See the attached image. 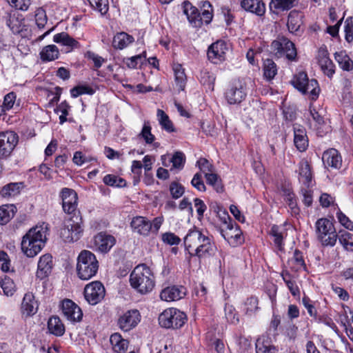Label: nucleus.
Masks as SVG:
<instances>
[{
    "instance_id": "nucleus-1",
    "label": "nucleus",
    "mask_w": 353,
    "mask_h": 353,
    "mask_svg": "<svg viewBox=\"0 0 353 353\" xmlns=\"http://www.w3.org/2000/svg\"><path fill=\"white\" fill-rule=\"evenodd\" d=\"M184 244L191 256H196L199 259L209 257L215 250V245L208 232L195 228L190 230L186 234Z\"/></svg>"
},
{
    "instance_id": "nucleus-2",
    "label": "nucleus",
    "mask_w": 353,
    "mask_h": 353,
    "mask_svg": "<svg viewBox=\"0 0 353 353\" xmlns=\"http://www.w3.org/2000/svg\"><path fill=\"white\" fill-rule=\"evenodd\" d=\"M46 240V230L43 226L31 228L23 236L21 250L28 257H34L41 252Z\"/></svg>"
},
{
    "instance_id": "nucleus-3",
    "label": "nucleus",
    "mask_w": 353,
    "mask_h": 353,
    "mask_svg": "<svg viewBox=\"0 0 353 353\" xmlns=\"http://www.w3.org/2000/svg\"><path fill=\"white\" fill-rule=\"evenodd\" d=\"M130 282L138 292L145 294L153 289L154 277L150 268L145 264H139L131 272Z\"/></svg>"
},
{
    "instance_id": "nucleus-4",
    "label": "nucleus",
    "mask_w": 353,
    "mask_h": 353,
    "mask_svg": "<svg viewBox=\"0 0 353 353\" xmlns=\"http://www.w3.org/2000/svg\"><path fill=\"white\" fill-rule=\"evenodd\" d=\"M99 262L96 256L89 250H83L77 258V272L81 280H89L96 275Z\"/></svg>"
},
{
    "instance_id": "nucleus-5",
    "label": "nucleus",
    "mask_w": 353,
    "mask_h": 353,
    "mask_svg": "<svg viewBox=\"0 0 353 353\" xmlns=\"http://www.w3.org/2000/svg\"><path fill=\"white\" fill-rule=\"evenodd\" d=\"M163 222V216H157L152 222L144 216H136L132 219L130 225L134 232L148 236L150 233L157 234Z\"/></svg>"
},
{
    "instance_id": "nucleus-6",
    "label": "nucleus",
    "mask_w": 353,
    "mask_h": 353,
    "mask_svg": "<svg viewBox=\"0 0 353 353\" xmlns=\"http://www.w3.org/2000/svg\"><path fill=\"white\" fill-rule=\"evenodd\" d=\"M185 313L174 307L165 310L159 316V325L162 327L179 329L187 322Z\"/></svg>"
},
{
    "instance_id": "nucleus-7",
    "label": "nucleus",
    "mask_w": 353,
    "mask_h": 353,
    "mask_svg": "<svg viewBox=\"0 0 353 353\" xmlns=\"http://www.w3.org/2000/svg\"><path fill=\"white\" fill-rule=\"evenodd\" d=\"M318 239L325 246H334L337 240V234L333 223L327 219H319L316 222Z\"/></svg>"
},
{
    "instance_id": "nucleus-8",
    "label": "nucleus",
    "mask_w": 353,
    "mask_h": 353,
    "mask_svg": "<svg viewBox=\"0 0 353 353\" xmlns=\"http://www.w3.org/2000/svg\"><path fill=\"white\" fill-rule=\"evenodd\" d=\"M70 219L60 231V236L65 242L70 243L77 241L83 231L81 218L75 216Z\"/></svg>"
},
{
    "instance_id": "nucleus-9",
    "label": "nucleus",
    "mask_w": 353,
    "mask_h": 353,
    "mask_svg": "<svg viewBox=\"0 0 353 353\" xmlns=\"http://www.w3.org/2000/svg\"><path fill=\"white\" fill-rule=\"evenodd\" d=\"M271 48L277 57L285 55L288 59L293 61L296 57L294 44L285 37L274 41L271 44Z\"/></svg>"
},
{
    "instance_id": "nucleus-10",
    "label": "nucleus",
    "mask_w": 353,
    "mask_h": 353,
    "mask_svg": "<svg viewBox=\"0 0 353 353\" xmlns=\"http://www.w3.org/2000/svg\"><path fill=\"white\" fill-rule=\"evenodd\" d=\"M247 95L245 83L242 81H234L226 90L225 97L230 104L240 103Z\"/></svg>"
},
{
    "instance_id": "nucleus-11",
    "label": "nucleus",
    "mask_w": 353,
    "mask_h": 353,
    "mask_svg": "<svg viewBox=\"0 0 353 353\" xmlns=\"http://www.w3.org/2000/svg\"><path fill=\"white\" fill-rule=\"evenodd\" d=\"M105 290L99 281H94L86 285L84 289V296L90 305H96L105 296Z\"/></svg>"
},
{
    "instance_id": "nucleus-12",
    "label": "nucleus",
    "mask_w": 353,
    "mask_h": 353,
    "mask_svg": "<svg viewBox=\"0 0 353 353\" xmlns=\"http://www.w3.org/2000/svg\"><path fill=\"white\" fill-rule=\"evenodd\" d=\"M18 143V136L12 131L0 133V158L10 155Z\"/></svg>"
},
{
    "instance_id": "nucleus-13",
    "label": "nucleus",
    "mask_w": 353,
    "mask_h": 353,
    "mask_svg": "<svg viewBox=\"0 0 353 353\" xmlns=\"http://www.w3.org/2000/svg\"><path fill=\"white\" fill-rule=\"evenodd\" d=\"M316 59L323 74L332 78L335 73V65L330 59L329 52L325 46L319 48Z\"/></svg>"
},
{
    "instance_id": "nucleus-14",
    "label": "nucleus",
    "mask_w": 353,
    "mask_h": 353,
    "mask_svg": "<svg viewBox=\"0 0 353 353\" xmlns=\"http://www.w3.org/2000/svg\"><path fill=\"white\" fill-rule=\"evenodd\" d=\"M228 50L227 43L224 41H217L208 48V57L213 63H218L225 60V54Z\"/></svg>"
},
{
    "instance_id": "nucleus-15",
    "label": "nucleus",
    "mask_w": 353,
    "mask_h": 353,
    "mask_svg": "<svg viewBox=\"0 0 353 353\" xmlns=\"http://www.w3.org/2000/svg\"><path fill=\"white\" fill-rule=\"evenodd\" d=\"M61 197L62 199V207L65 212L72 214L77 206V194L70 188H64L61 190Z\"/></svg>"
},
{
    "instance_id": "nucleus-16",
    "label": "nucleus",
    "mask_w": 353,
    "mask_h": 353,
    "mask_svg": "<svg viewBox=\"0 0 353 353\" xmlns=\"http://www.w3.org/2000/svg\"><path fill=\"white\" fill-rule=\"evenodd\" d=\"M140 321V314L138 310H132L125 312L118 320L121 330L127 332L134 327Z\"/></svg>"
},
{
    "instance_id": "nucleus-17",
    "label": "nucleus",
    "mask_w": 353,
    "mask_h": 353,
    "mask_svg": "<svg viewBox=\"0 0 353 353\" xmlns=\"http://www.w3.org/2000/svg\"><path fill=\"white\" fill-rule=\"evenodd\" d=\"M223 237L233 247H236L243 242L242 232L236 224H229L225 230L221 231Z\"/></svg>"
},
{
    "instance_id": "nucleus-18",
    "label": "nucleus",
    "mask_w": 353,
    "mask_h": 353,
    "mask_svg": "<svg viewBox=\"0 0 353 353\" xmlns=\"http://www.w3.org/2000/svg\"><path fill=\"white\" fill-rule=\"evenodd\" d=\"M62 312L67 319L72 322L80 321L83 316L81 308L70 299L62 302Z\"/></svg>"
},
{
    "instance_id": "nucleus-19",
    "label": "nucleus",
    "mask_w": 353,
    "mask_h": 353,
    "mask_svg": "<svg viewBox=\"0 0 353 353\" xmlns=\"http://www.w3.org/2000/svg\"><path fill=\"white\" fill-rule=\"evenodd\" d=\"M186 294V289L182 285H173L163 289L160 297L165 301H174L183 299Z\"/></svg>"
},
{
    "instance_id": "nucleus-20",
    "label": "nucleus",
    "mask_w": 353,
    "mask_h": 353,
    "mask_svg": "<svg viewBox=\"0 0 353 353\" xmlns=\"http://www.w3.org/2000/svg\"><path fill=\"white\" fill-rule=\"evenodd\" d=\"M322 160L325 168L339 169L342 165L341 156L334 148H330L323 154Z\"/></svg>"
},
{
    "instance_id": "nucleus-21",
    "label": "nucleus",
    "mask_w": 353,
    "mask_h": 353,
    "mask_svg": "<svg viewBox=\"0 0 353 353\" xmlns=\"http://www.w3.org/2000/svg\"><path fill=\"white\" fill-rule=\"evenodd\" d=\"M115 238L105 233L100 232L94 236V245L101 252L106 253L114 245Z\"/></svg>"
},
{
    "instance_id": "nucleus-22",
    "label": "nucleus",
    "mask_w": 353,
    "mask_h": 353,
    "mask_svg": "<svg viewBox=\"0 0 353 353\" xmlns=\"http://www.w3.org/2000/svg\"><path fill=\"white\" fill-rule=\"evenodd\" d=\"M294 143L298 150L304 152L308 146L305 129L299 125H294Z\"/></svg>"
},
{
    "instance_id": "nucleus-23",
    "label": "nucleus",
    "mask_w": 353,
    "mask_h": 353,
    "mask_svg": "<svg viewBox=\"0 0 353 353\" xmlns=\"http://www.w3.org/2000/svg\"><path fill=\"white\" fill-rule=\"evenodd\" d=\"M53 266L52 256L50 254L41 256L38 262L37 276L40 279L46 277L52 270Z\"/></svg>"
},
{
    "instance_id": "nucleus-24",
    "label": "nucleus",
    "mask_w": 353,
    "mask_h": 353,
    "mask_svg": "<svg viewBox=\"0 0 353 353\" xmlns=\"http://www.w3.org/2000/svg\"><path fill=\"white\" fill-rule=\"evenodd\" d=\"M37 309L38 303L35 301L34 295L32 293L26 294L21 303V312L23 314L32 316L37 312Z\"/></svg>"
},
{
    "instance_id": "nucleus-25",
    "label": "nucleus",
    "mask_w": 353,
    "mask_h": 353,
    "mask_svg": "<svg viewBox=\"0 0 353 353\" xmlns=\"http://www.w3.org/2000/svg\"><path fill=\"white\" fill-rule=\"evenodd\" d=\"M241 7L246 11L262 16L265 12V6L261 0H243Z\"/></svg>"
},
{
    "instance_id": "nucleus-26",
    "label": "nucleus",
    "mask_w": 353,
    "mask_h": 353,
    "mask_svg": "<svg viewBox=\"0 0 353 353\" xmlns=\"http://www.w3.org/2000/svg\"><path fill=\"white\" fill-rule=\"evenodd\" d=\"M303 14L296 10H292L289 13L287 26L291 32L295 33L299 31L303 24Z\"/></svg>"
},
{
    "instance_id": "nucleus-27",
    "label": "nucleus",
    "mask_w": 353,
    "mask_h": 353,
    "mask_svg": "<svg viewBox=\"0 0 353 353\" xmlns=\"http://www.w3.org/2000/svg\"><path fill=\"white\" fill-rule=\"evenodd\" d=\"M172 70L174 74V81L179 91H183L186 85L187 77L185 73V69L179 63H174Z\"/></svg>"
},
{
    "instance_id": "nucleus-28",
    "label": "nucleus",
    "mask_w": 353,
    "mask_h": 353,
    "mask_svg": "<svg viewBox=\"0 0 353 353\" xmlns=\"http://www.w3.org/2000/svg\"><path fill=\"white\" fill-rule=\"evenodd\" d=\"M110 342L114 352L117 353H125L128 350V341L122 338L119 333H114L110 336Z\"/></svg>"
},
{
    "instance_id": "nucleus-29",
    "label": "nucleus",
    "mask_w": 353,
    "mask_h": 353,
    "mask_svg": "<svg viewBox=\"0 0 353 353\" xmlns=\"http://www.w3.org/2000/svg\"><path fill=\"white\" fill-rule=\"evenodd\" d=\"M134 39L126 32H121L114 35L112 40V46L116 49L123 50L133 43Z\"/></svg>"
},
{
    "instance_id": "nucleus-30",
    "label": "nucleus",
    "mask_w": 353,
    "mask_h": 353,
    "mask_svg": "<svg viewBox=\"0 0 353 353\" xmlns=\"http://www.w3.org/2000/svg\"><path fill=\"white\" fill-rule=\"evenodd\" d=\"M24 188L23 183H10L0 190V195L3 198H10L18 195Z\"/></svg>"
},
{
    "instance_id": "nucleus-31",
    "label": "nucleus",
    "mask_w": 353,
    "mask_h": 353,
    "mask_svg": "<svg viewBox=\"0 0 353 353\" xmlns=\"http://www.w3.org/2000/svg\"><path fill=\"white\" fill-rule=\"evenodd\" d=\"M53 41L57 43H61L72 50L73 48H79V43L71 37L68 33L62 32L54 36Z\"/></svg>"
},
{
    "instance_id": "nucleus-32",
    "label": "nucleus",
    "mask_w": 353,
    "mask_h": 353,
    "mask_svg": "<svg viewBox=\"0 0 353 353\" xmlns=\"http://www.w3.org/2000/svg\"><path fill=\"white\" fill-rule=\"evenodd\" d=\"M183 12L187 16L189 21L194 26H201V23L198 22L199 12L198 9L193 6L189 1H184L183 3Z\"/></svg>"
},
{
    "instance_id": "nucleus-33",
    "label": "nucleus",
    "mask_w": 353,
    "mask_h": 353,
    "mask_svg": "<svg viewBox=\"0 0 353 353\" xmlns=\"http://www.w3.org/2000/svg\"><path fill=\"white\" fill-rule=\"evenodd\" d=\"M334 59L343 71L349 72L353 70V61L347 54L345 51L336 52L334 53Z\"/></svg>"
},
{
    "instance_id": "nucleus-34",
    "label": "nucleus",
    "mask_w": 353,
    "mask_h": 353,
    "mask_svg": "<svg viewBox=\"0 0 353 353\" xmlns=\"http://www.w3.org/2000/svg\"><path fill=\"white\" fill-rule=\"evenodd\" d=\"M50 333L56 336H62L65 333V327L58 316H52L48 322Z\"/></svg>"
},
{
    "instance_id": "nucleus-35",
    "label": "nucleus",
    "mask_w": 353,
    "mask_h": 353,
    "mask_svg": "<svg viewBox=\"0 0 353 353\" xmlns=\"http://www.w3.org/2000/svg\"><path fill=\"white\" fill-rule=\"evenodd\" d=\"M17 208L14 205H3L0 207V225H5L8 223L14 216Z\"/></svg>"
},
{
    "instance_id": "nucleus-36",
    "label": "nucleus",
    "mask_w": 353,
    "mask_h": 353,
    "mask_svg": "<svg viewBox=\"0 0 353 353\" xmlns=\"http://www.w3.org/2000/svg\"><path fill=\"white\" fill-rule=\"evenodd\" d=\"M299 173V181L307 187H310L312 185V176L310 167L307 162L300 163Z\"/></svg>"
},
{
    "instance_id": "nucleus-37",
    "label": "nucleus",
    "mask_w": 353,
    "mask_h": 353,
    "mask_svg": "<svg viewBox=\"0 0 353 353\" xmlns=\"http://www.w3.org/2000/svg\"><path fill=\"white\" fill-rule=\"evenodd\" d=\"M59 51L55 45L45 46L40 52L41 59L44 61L55 60L59 57Z\"/></svg>"
},
{
    "instance_id": "nucleus-38",
    "label": "nucleus",
    "mask_w": 353,
    "mask_h": 353,
    "mask_svg": "<svg viewBox=\"0 0 353 353\" xmlns=\"http://www.w3.org/2000/svg\"><path fill=\"white\" fill-rule=\"evenodd\" d=\"M304 90L301 92L303 94H310L312 100H316L319 94L320 88L316 79H311L305 85Z\"/></svg>"
},
{
    "instance_id": "nucleus-39",
    "label": "nucleus",
    "mask_w": 353,
    "mask_h": 353,
    "mask_svg": "<svg viewBox=\"0 0 353 353\" xmlns=\"http://www.w3.org/2000/svg\"><path fill=\"white\" fill-rule=\"evenodd\" d=\"M157 116L161 128L168 132H174V128L169 117L162 110L158 109Z\"/></svg>"
},
{
    "instance_id": "nucleus-40",
    "label": "nucleus",
    "mask_w": 353,
    "mask_h": 353,
    "mask_svg": "<svg viewBox=\"0 0 353 353\" xmlns=\"http://www.w3.org/2000/svg\"><path fill=\"white\" fill-rule=\"evenodd\" d=\"M256 353H276V347L268 339L259 338L256 342Z\"/></svg>"
},
{
    "instance_id": "nucleus-41",
    "label": "nucleus",
    "mask_w": 353,
    "mask_h": 353,
    "mask_svg": "<svg viewBox=\"0 0 353 353\" xmlns=\"http://www.w3.org/2000/svg\"><path fill=\"white\" fill-rule=\"evenodd\" d=\"M337 235L339 243L347 250H353V234L345 230H340Z\"/></svg>"
},
{
    "instance_id": "nucleus-42",
    "label": "nucleus",
    "mask_w": 353,
    "mask_h": 353,
    "mask_svg": "<svg viewBox=\"0 0 353 353\" xmlns=\"http://www.w3.org/2000/svg\"><path fill=\"white\" fill-rule=\"evenodd\" d=\"M203 10L201 12H199V17H198V22L201 23V26L204 23L208 24L212 19V10H209L211 8V4L209 1H205L203 5Z\"/></svg>"
},
{
    "instance_id": "nucleus-43",
    "label": "nucleus",
    "mask_w": 353,
    "mask_h": 353,
    "mask_svg": "<svg viewBox=\"0 0 353 353\" xmlns=\"http://www.w3.org/2000/svg\"><path fill=\"white\" fill-rule=\"evenodd\" d=\"M263 73L266 79H272L277 73V68L275 63L271 59H265L263 63Z\"/></svg>"
},
{
    "instance_id": "nucleus-44",
    "label": "nucleus",
    "mask_w": 353,
    "mask_h": 353,
    "mask_svg": "<svg viewBox=\"0 0 353 353\" xmlns=\"http://www.w3.org/2000/svg\"><path fill=\"white\" fill-rule=\"evenodd\" d=\"M168 162L172 164V168L170 169L171 171L174 169L181 170L183 168L185 162V155L181 152H176L172 157L169 159Z\"/></svg>"
},
{
    "instance_id": "nucleus-45",
    "label": "nucleus",
    "mask_w": 353,
    "mask_h": 353,
    "mask_svg": "<svg viewBox=\"0 0 353 353\" xmlns=\"http://www.w3.org/2000/svg\"><path fill=\"white\" fill-rule=\"evenodd\" d=\"M151 130L152 128L150 126V122L148 121H145L139 137L143 139L147 144H152L155 140V137L152 134Z\"/></svg>"
},
{
    "instance_id": "nucleus-46",
    "label": "nucleus",
    "mask_w": 353,
    "mask_h": 353,
    "mask_svg": "<svg viewBox=\"0 0 353 353\" xmlns=\"http://www.w3.org/2000/svg\"><path fill=\"white\" fill-rule=\"evenodd\" d=\"M309 81L307 75L304 72H300L294 76L292 83L299 92L303 91L305 85Z\"/></svg>"
},
{
    "instance_id": "nucleus-47",
    "label": "nucleus",
    "mask_w": 353,
    "mask_h": 353,
    "mask_svg": "<svg viewBox=\"0 0 353 353\" xmlns=\"http://www.w3.org/2000/svg\"><path fill=\"white\" fill-rule=\"evenodd\" d=\"M103 181L105 185L113 187L122 188L126 185L125 180L113 174L105 175Z\"/></svg>"
},
{
    "instance_id": "nucleus-48",
    "label": "nucleus",
    "mask_w": 353,
    "mask_h": 353,
    "mask_svg": "<svg viewBox=\"0 0 353 353\" xmlns=\"http://www.w3.org/2000/svg\"><path fill=\"white\" fill-rule=\"evenodd\" d=\"M204 176L206 179L207 183L212 185L216 192H221L223 191V185H221V179L216 174L214 173V172H211Z\"/></svg>"
},
{
    "instance_id": "nucleus-49",
    "label": "nucleus",
    "mask_w": 353,
    "mask_h": 353,
    "mask_svg": "<svg viewBox=\"0 0 353 353\" xmlns=\"http://www.w3.org/2000/svg\"><path fill=\"white\" fill-rule=\"evenodd\" d=\"M281 276L292 294L294 296L299 295L300 292L299 289L295 281L292 279L290 274L288 272H283Z\"/></svg>"
},
{
    "instance_id": "nucleus-50",
    "label": "nucleus",
    "mask_w": 353,
    "mask_h": 353,
    "mask_svg": "<svg viewBox=\"0 0 353 353\" xmlns=\"http://www.w3.org/2000/svg\"><path fill=\"white\" fill-rule=\"evenodd\" d=\"M1 287L6 296H12L16 290L15 284L12 279L5 276L0 283Z\"/></svg>"
},
{
    "instance_id": "nucleus-51",
    "label": "nucleus",
    "mask_w": 353,
    "mask_h": 353,
    "mask_svg": "<svg viewBox=\"0 0 353 353\" xmlns=\"http://www.w3.org/2000/svg\"><path fill=\"white\" fill-rule=\"evenodd\" d=\"M270 234L274 237L273 241L274 242V244L279 250H281L283 248V239L281 228L274 225L271 228Z\"/></svg>"
},
{
    "instance_id": "nucleus-52",
    "label": "nucleus",
    "mask_w": 353,
    "mask_h": 353,
    "mask_svg": "<svg viewBox=\"0 0 353 353\" xmlns=\"http://www.w3.org/2000/svg\"><path fill=\"white\" fill-rule=\"evenodd\" d=\"M296 0H272L270 6L282 11L291 9Z\"/></svg>"
},
{
    "instance_id": "nucleus-53",
    "label": "nucleus",
    "mask_w": 353,
    "mask_h": 353,
    "mask_svg": "<svg viewBox=\"0 0 353 353\" xmlns=\"http://www.w3.org/2000/svg\"><path fill=\"white\" fill-rule=\"evenodd\" d=\"M290 263L293 265V268L298 271L301 268L305 269V264L303 260L302 252L296 250L294 252V256L290 260Z\"/></svg>"
},
{
    "instance_id": "nucleus-54",
    "label": "nucleus",
    "mask_w": 353,
    "mask_h": 353,
    "mask_svg": "<svg viewBox=\"0 0 353 353\" xmlns=\"http://www.w3.org/2000/svg\"><path fill=\"white\" fill-rule=\"evenodd\" d=\"M225 316L227 321L232 324H237L239 321V316L234 307L229 304L225 306Z\"/></svg>"
},
{
    "instance_id": "nucleus-55",
    "label": "nucleus",
    "mask_w": 353,
    "mask_h": 353,
    "mask_svg": "<svg viewBox=\"0 0 353 353\" xmlns=\"http://www.w3.org/2000/svg\"><path fill=\"white\" fill-rule=\"evenodd\" d=\"M90 6L101 14H105L108 10V0H88Z\"/></svg>"
},
{
    "instance_id": "nucleus-56",
    "label": "nucleus",
    "mask_w": 353,
    "mask_h": 353,
    "mask_svg": "<svg viewBox=\"0 0 353 353\" xmlns=\"http://www.w3.org/2000/svg\"><path fill=\"white\" fill-rule=\"evenodd\" d=\"M170 192L173 199L180 198L185 192L184 187L178 182L173 181L170 185Z\"/></svg>"
},
{
    "instance_id": "nucleus-57",
    "label": "nucleus",
    "mask_w": 353,
    "mask_h": 353,
    "mask_svg": "<svg viewBox=\"0 0 353 353\" xmlns=\"http://www.w3.org/2000/svg\"><path fill=\"white\" fill-rule=\"evenodd\" d=\"M8 4L17 9L22 11L28 10L31 4L30 0H6Z\"/></svg>"
},
{
    "instance_id": "nucleus-58",
    "label": "nucleus",
    "mask_w": 353,
    "mask_h": 353,
    "mask_svg": "<svg viewBox=\"0 0 353 353\" xmlns=\"http://www.w3.org/2000/svg\"><path fill=\"white\" fill-rule=\"evenodd\" d=\"M289 208L291 210V214L292 215H297L299 213V208L297 206L296 202L294 199V194L292 192H288L285 194V198Z\"/></svg>"
},
{
    "instance_id": "nucleus-59",
    "label": "nucleus",
    "mask_w": 353,
    "mask_h": 353,
    "mask_svg": "<svg viewBox=\"0 0 353 353\" xmlns=\"http://www.w3.org/2000/svg\"><path fill=\"white\" fill-rule=\"evenodd\" d=\"M70 93L72 97L76 98L84 94H92L94 91L91 88L88 86L80 85L73 88L70 90Z\"/></svg>"
},
{
    "instance_id": "nucleus-60",
    "label": "nucleus",
    "mask_w": 353,
    "mask_h": 353,
    "mask_svg": "<svg viewBox=\"0 0 353 353\" xmlns=\"http://www.w3.org/2000/svg\"><path fill=\"white\" fill-rule=\"evenodd\" d=\"M191 184L199 191L205 192L206 190L201 172H197L194 175L191 181Z\"/></svg>"
},
{
    "instance_id": "nucleus-61",
    "label": "nucleus",
    "mask_w": 353,
    "mask_h": 353,
    "mask_svg": "<svg viewBox=\"0 0 353 353\" xmlns=\"http://www.w3.org/2000/svg\"><path fill=\"white\" fill-rule=\"evenodd\" d=\"M15 100L16 94L13 92L7 94L4 97L3 103L2 105L3 110L6 111L10 110L13 107Z\"/></svg>"
},
{
    "instance_id": "nucleus-62",
    "label": "nucleus",
    "mask_w": 353,
    "mask_h": 353,
    "mask_svg": "<svg viewBox=\"0 0 353 353\" xmlns=\"http://www.w3.org/2000/svg\"><path fill=\"white\" fill-rule=\"evenodd\" d=\"M197 165L201 172L204 174H207L211 172H214L213 165L206 159H200L197 161Z\"/></svg>"
},
{
    "instance_id": "nucleus-63",
    "label": "nucleus",
    "mask_w": 353,
    "mask_h": 353,
    "mask_svg": "<svg viewBox=\"0 0 353 353\" xmlns=\"http://www.w3.org/2000/svg\"><path fill=\"white\" fill-rule=\"evenodd\" d=\"M85 57L93 62L96 68H99L101 67L102 64L105 62L103 58L91 51H88L85 53Z\"/></svg>"
},
{
    "instance_id": "nucleus-64",
    "label": "nucleus",
    "mask_w": 353,
    "mask_h": 353,
    "mask_svg": "<svg viewBox=\"0 0 353 353\" xmlns=\"http://www.w3.org/2000/svg\"><path fill=\"white\" fill-rule=\"evenodd\" d=\"M336 217L339 221V223L344 226L345 228L353 230V223L350 219L342 212L339 211L336 213Z\"/></svg>"
}]
</instances>
